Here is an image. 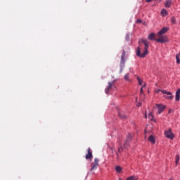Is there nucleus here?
I'll use <instances>...</instances> for the list:
<instances>
[{"label":"nucleus","instance_id":"f257e3e1","mask_svg":"<svg viewBox=\"0 0 180 180\" xmlns=\"http://www.w3.org/2000/svg\"><path fill=\"white\" fill-rule=\"evenodd\" d=\"M144 44V51L141 53V49H140V46H138L136 50V56L137 57H141V58H144L147 54H148V47L150 46V42L147 39H141L139 41V44Z\"/></svg>","mask_w":180,"mask_h":180},{"label":"nucleus","instance_id":"f03ea898","mask_svg":"<svg viewBox=\"0 0 180 180\" xmlns=\"http://www.w3.org/2000/svg\"><path fill=\"white\" fill-rule=\"evenodd\" d=\"M162 94H164L163 98L165 99H167V101H172L174 99V96L172 95V93L171 91H168L167 90H162ZM167 95V96H165Z\"/></svg>","mask_w":180,"mask_h":180},{"label":"nucleus","instance_id":"7ed1b4c3","mask_svg":"<svg viewBox=\"0 0 180 180\" xmlns=\"http://www.w3.org/2000/svg\"><path fill=\"white\" fill-rule=\"evenodd\" d=\"M157 43H168V37L166 35H159L156 39Z\"/></svg>","mask_w":180,"mask_h":180},{"label":"nucleus","instance_id":"20e7f679","mask_svg":"<svg viewBox=\"0 0 180 180\" xmlns=\"http://www.w3.org/2000/svg\"><path fill=\"white\" fill-rule=\"evenodd\" d=\"M99 166V159L95 158L93 165H91V171H94Z\"/></svg>","mask_w":180,"mask_h":180},{"label":"nucleus","instance_id":"39448f33","mask_svg":"<svg viewBox=\"0 0 180 180\" xmlns=\"http://www.w3.org/2000/svg\"><path fill=\"white\" fill-rule=\"evenodd\" d=\"M94 155H92V150L91 148H89L87 150V154L85 155L86 160H89L90 161H92V158Z\"/></svg>","mask_w":180,"mask_h":180},{"label":"nucleus","instance_id":"423d86ee","mask_svg":"<svg viewBox=\"0 0 180 180\" xmlns=\"http://www.w3.org/2000/svg\"><path fill=\"white\" fill-rule=\"evenodd\" d=\"M169 30V27H164L162 28L157 34L158 36H162V34H165Z\"/></svg>","mask_w":180,"mask_h":180},{"label":"nucleus","instance_id":"0eeeda50","mask_svg":"<svg viewBox=\"0 0 180 180\" xmlns=\"http://www.w3.org/2000/svg\"><path fill=\"white\" fill-rule=\"evenodd\" d=\"M165 134L167 139H171V140L174 139V134H172V131H171V129L165 131Z\"/></svg>","mask_w":180,"mask_h":180},{"label":"nucleus","instance_id":"6e6552de","mask_svg":"<svg viewBox=\"0 0 180 180\" xmlns=\"http://www.w3.org/2000/svg\"><path fill=\"white\" fill-rule=\"evenodd\" d=\"M113 88V82H108V86L105 88V92L107 95L109 94L110 91L111 90V89Z\"/></svg>","mask_w":180,"mask_h":180},{"label":"nucleus","instance_id":"1a4fd4ad","mask_svg":"<svg viewBox=\"0 0 180 180\" xmlns=\"http://www.w3.org/2000/svg\"><path fill=\"white\" fill-rule=\"evenodd\" d=\"M126 56V51H123L122 54L121 56V61H120V64H121V67H124V63H126V60H124V57Z\"/></svg>","mask_w":180,"mask_h":180},{"label":"nucleus","instance_id":"9d476101","mask_svg":"<svg viewBox=\"0 0 180 180\" xmlns=\"http://www.w3.org/2000/svg\"><path fill=\"white\" fill-rule=\"evenodd\" d=\"M157 108L158 109V113L159 115H161V113H162V111L164 110V109H165V105H162V104H157Z\"/></svg>","mask_w":180,"mask_h":180},{"label":"nucleus","instance_id":"9b49d317","mask_svg":"<svg viewBox=\"0 0 180 180\" xmlns=\"http://www.w3.org/2000/svg\"><path fill=\"white\" fill-rule=\"evenodd\" d=\"M172 5V0H166L165 3V8H171Z\"/></svg>","mask_w":180,"mask_h":180},{"label":"nucleus","instance_id":"f8f14e48","mask_svg":"<svg viewBox=\"0 0 180 180\" xmlns=\"http://www.w3.org/2000/svg\"><path fill=\"white\" fill-rule=\"evenodd\" d=\"M133 136L130 134H128L127 136V140L125 141L124 143V147H127V143H129V140H131Z\"/></svg>","mask_w":180,"mask_h":180},{"label":"nucleus","instance_id":"ddd939ff","mask_svg":"<svg viewBox=\"0 0 180 180\" xmlns=\"http://www.w3.org/2000/svg\"><path fill=\"white\" fill-rule=\"evenodd\" d=\"M155 33L152 32L148 36V40H155Z\"/></svg>","mask_w":180,"mask_h":180},{"label":"nucleus","instance_id":"4468645a","mask_svg":"<svg viewBox=\"0 0 180 180\" xmlns=\"http://www.w3.org/2000/svg\"><path fill=\"white\" fill-rule=\"evenodd\" d=\"M148 141H150V143H151L152 144H155V139L154 138V136L153 135H150L148 139Z\"/></svg>","mask_w":180,"mask_h":180},{"label":"nucleus","instance_id":"2eb2a0df","mask_svg":"<svg viewBox=\"0 0 180 180\" xmlns=\"http://www.w3.org/2000/svg\"><path fill=\"white\" fill-rule=\"evenodd\" d=\"M180 99V89H179L176 91V97H175V100L178 102L179 101Z\"/></svg>","mask_w":180,"mask_h":180},{"label":"nucleus","instance_id":"dca6fc26","mask_svg":"<svg viewBox=\"0 0 180 180\" xmlns=\"http://www.w3.org/2000/svg\"><path fill=\"white\" fill-rule=\"evenodd\" d=\"M161 16H167L168 15V11H167L165 8L162 9L160 12Z\"/></svg>","mask_w":180,"mask_h":180},{"label":"nucleus","instance_id":"f3484780","mask_svg":"<svg viewBox=\"0 0 180 180\" xmlns=\"http://www.w3.org/2000/svg\"><path fill=\"white\" fill-rule=\"evenodd\" d=\"M126 180H139V179L136 176H131L127 178Z\"/></svg>","mask_w":180,"mask_h":180},{"label":"nucleus","instance_id":"a211bd4d","mask_svg":"<svg viewBox=\"0 0 180 180\" xmlns=\"http://www.w3.org/2000/svg\"><path fill=\"white\" fill-rule=\"evenodd\" d=\"M130 74H126L124 77L125 81H130Z\"/></svg>","mask_w":180,"mask_h":180},{"label":"nucleus","instance_id":"6ab92c4d","mask_svg":"<svg viewBox=\"0 0 180 180\" xmlns=\"http://www.w3.org/2000/svg\"><path fill=\"white\" fill-rule=\"evenodd\" d=\"M115 170L117 171V172H122V167L120 166H116Z\"/></svg>","mask_w":180,"mask_h":180},{"label":"nucleus","instance_id":"aec40b11","mask_svg":"<svg viewBox=\"0 0 180 180\" xmlns=\"http://www.w3.org/2000/svg\"><path fill=\"white\" fill-rule=\"evenodd\" d=\"M119 116H120V117L121 118V119H126V115H124V114H122V113H120V112H119Z\"/></svg>","mask_w":180,"mask_h":180},{"label":"nucleus","instance_id":"412c9836","mask_svg":"<svg viewBox=\"0 0 180 180\" xmlns=\"http://www.w3.org/2000/svg\"><path fill=\"white\" fill-rule=\"evenodd\" d=\"M179 162V155H176V165H178V163Z\"/></svg>","mask_w":180,"mask_h":180},{"label":"nucleus","instance_id":"4be33fe9","mask_svg":"<svg viewBox=\"0 0 180 180\" xmlns=\"http://www.w3.org/2000/svg\"><path fill=\"white\" fill-rule=\"evenodd\" d=\"M176 63H177V64H180V58H179V55H176Z\"/></svg>","mask_w":180,"mask_h":180},{"label":"nucleus","instance_id":"5701e85b","mask_svg":"<svg viewBox=\"0 0 180 180\" xmlns=\"http://www.w3.org/2000/svg\"><path fill=\"white\" fill-rule=\"evenodd\" d=\"M137 80L139 82V85H142L143 84V81H141V79H140L139 77H137Z\"/></svg>","mask_w":180,"mask_h":180},{"label":"nucleus","instance_id":"b1692460","mask_svg":"<svg viewBox=\"0 0 180 180\" xmlns=\"http://www.w3.org/2000/svg\"><path fill=\"white\" fill-rule=\"evenodd\" d=\"M148 117L150 120H153V119H154V116H153V112L149 113Z\"/></svg>","mask_w":180,"mask_h":180},{"label":"nucleus","instance_id":"393cba45","mask_svg":"<svg viewBox=\"0 0 180 180\" xmlns=\"http://www.w3.org/2000/svg\"><path fill=\"white\" fill-rule=\"evenodd\" d=\"M143 88H146V84H143L141 88V90H140V92H141V95H143Z\"/></svg>","mask_w":180,"mask_h":180},{"label":"nucleus","instance_id":"a878e982","mask_svg":"<svg viewBox=\"0 0 180 180\" xmlns=\"http://www.w3.org/2000/svg\"><path fill=\"white\" fill-rule=\"evenodd\" d=\"M125 39L127 41H129L130 40V35L129 34H127Z\"/></svg>","mask_w":180,"mask_h":180},{"label":"nucleus","instance_id":"bb28decb","mask_svg":"<svg viewBox=\"0 0 180 180\" xmlns=\"http://www.w3.org/2000/svg\"><path fill=\"white\" fill-rule=\"evenodd\" d=\"M171 22H172V23H175V22H176V19H175L174 17H172V18H171Z\"/></svg>","mask_w":180,"mask_h":180},{"label":"nucleus","instance_id":"cd10ccee","mask_svg":"<svg viewBox=\"0 0 180 180\" xmlns=\"http://www.w3.org/2000/svg\"><path fill=\"white\" fill-rule=\"evenodd\" d=\"M123 148H122V147L118 148V153H122Z\"/></svg>","mask_w":180,"mask_h":180},{"label":"nucleus","instance_id":"c85d7f7f","mask_svg":"<svg viewBox=\"0 0 180 180\" xmlns=\"http://www.w3.org/2000/svg\"><path fill=\"white\" fill-rule=\"evenodd\" d=\"M136 23H141V20L138 19V20H136Z\"/></svg>","mask_w":180,"mask_h":180},{"label":"nucleus","instance_id":"c756f323","mask_svg":"<svg viewBox=\"0 0 180 180\" xmlns=\"http://www.w3.org/2000/svg\"><path fill=\"white\" fill-rule=\"evenodd\" d=\"M137 106H138V108H140V106H141V103H139L137 104Z\"/></svg>","mask_w":180,"mask_h":180},{"label":"nucleus","instance_id":"7c9ffc66","mask_svg":"<svg viewBox=\"0 0 180 180\" xmlns=\"http://www.w3.org/2000/svg\"><path fill=\"white\" fill-rule=\"evenodd\" d=\"M161 91H162V90H161V89H158V90L156 91V92L158 94V92H161Z\"/></svg>","mask_w":180,"mask_h":180},{"label":"nucleus","instance_id":"2f4dec72","mask_svg":"<svg viewBox=\"0 0 180 180\" xmlns=\"http://www.w3.org/2000/svg\"><path fill=\"white\" fill-rule=\"evenodd\" d=\"M117 158H119V154L117 153Z\"/></svg>","mask_w":180,"mask_h":180},{"label":"nucleus","instance_id":"473e14b6","mask_svg":"<svg viewBox=\"0 0 180 180\" xmlns=\"http://www.w3.org/2000/svg\"><path fill=\"white\" fill-rule=\"evenodd\" d=\"M146 119H147V115H145Z\"/></svg>","mask_w":180,"mask_h":180},{"label":"nucleus","instance_id":"72a5a7b5","mask_svg":"<svg viewBox=\"0 0 180 180\" xmlns=\"http://www.w3.org/2000/svg\"><path fill=\"white\" fill-rule=\"evenodd\" d=\"M177 56H180V53H179V54H178Z\"/></svg>","mask_w":180,"mask_h":180},{"label":"nucleus","instance_id":"f704fd0d","mask_svg":"<svg viewBox=\"0 0 180 180\" xmlns=\"http://www.w3.org/2000/svg\"><path fill=\"white\" fill-rule=\"evenodd\" d=\"M120 72H122V69H121V70H120Z\"/></svg>","mask_w":180,"mask_h":180},{"label":"nucleus","instance_id":"c9c22d12","mask_svg":"<svg viewBox=\"0 0 180 180\" xmlns=\"http://www.w3.org/2000/svg\"><path fill=\"white\" fill-rule=\"evenodd\" d=\"M169 180H172V179H170Z\"/></svg>","mask_w":180,"mask_h":180}]
</instances>
